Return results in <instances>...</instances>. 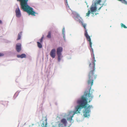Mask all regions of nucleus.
Segmentation results:
<instances>
[{
  "label": "nucleus",
  "mask_w": 127,
  "mask_h": 127,
  "mask_svg": "<svg viewBox=\"0 0 127 127\" xmlns=\"http://www.w3.org/2000/svg\"><path fill=\"white\" fill-rule=\"evenodd\" d=\"M56 50L55 49H52L50 53V55L53 58H55L56 55Z\"/></svg>",
  "instance_id": "6e6552de"
},
{
  "label": "nucleus",
  "mask_w": 127,
  "mask_h": 127,
  "mask_svg": "<svg viewBox=\"0 0 127 127\" xmlns=\"http://www.w3.org/2000/svg\"><path fill=\"white\" fill-rule=\"evenodd\" d=\"M42 127H47V126H42Z\"/></svg>",
  "instance_id": "a878e982"
},
{
  "label": "nucleus",
  "mask_w": 127,
  "mask_h": 127,
  "mask_svg": "<svg viewBox=\"0 0 127 127\" xmlns=\"http://www.w3.org/2000/svg\"><path fill=\"white\" fill-rule=\"evenodd\" d=\"M43 38V36L41 37V39H40V41L41 43L42 42Z\"/></svg>",
  "instance_id": "aec40b11"
},
{
  "label": "nucleus",
  "mask_w": 127,
  "mask_h": 127,
  "mask_svg": "<svg viewBox=\"0 0 127 127\" xmlns=\"http://www.w3.org/2000/svg\"><path fill=\"white\" fill-rule=\"evenodd\" d=\"M97 5L94 4H92L90 9L92 13H94L96 12L97 10Z\"/></svg>",
  "instance_id": "0eeeda50"
},
{
  "label": "nucleus",
  "mask_w": 127,
  "mask_h": 127,
  "mask_svg": "<svg viewBox=\"0 0 127 127\" xmlns=\"http://www.w3.org/2000/svg\"><path fill=\"white\" fill-rule=\"evenodd\" d=\"M101 1V0H94V4L96 5L97 4H100Z\"/></svg>",
  "instance_id": "f8f14e48"
},
{
  "label": "nucleus",
  "mask_w": 127,
  "mask_h": 127,
  "mask_svg": "<svg viewBox=\"0 0 127 127\" xmlns=\"http://www.w3.org/2000/svg\"><path fill=\"white\" fill-rule=\"evenodd\" d=\"M62 51L63 48L61 47H59L57 49V54L58 56V59L59 61L61 60L62 55L61 53Z\"/></svg>",
  "instance_id": "39448f33"
},
{
  "label": "nucleus",
  "mask_w": 127,
  "mask_h": 127,
  "mask_svg": "<svg viewBox=\"0 0 127 127\" xmlns=\"http://www.w3.org/2000/svg\"><path fill=\"white\" fill-rule=\"evenodd\" d=\"M90 13V11H89L88 12L86 13V16H89V15Z\"/></svg>",
  "instance_id": "6ab92c4d"
},
{
  "label": "nucleus",
  "mask_w": 127,
  "mask_h": 127,
  "mask_svg": "<svg viewBox=\"0 0 127 127\" xmlns=\"http://www.w3.org/2000/svg\"><path fill=\"white\" fill-rule=\"evenodd\" d=\"M2 23V21L1 20H0V24H1Z\"/></svg>",
  "instance_id": "393cba45"
},
{
  "label": "nucleus",
  "mask_w": 127,
  "mask_h": 127,
  "mask_svg": "<svg viewBox=\"0 0 127 127\" xmlns=\"http://www.w3.org/2000/svg\"><path fill=\"white\" fill-rule=\"evenodd\" d=\"M42 124L43 125V126H47V119L46 118L45 120V121L43 122Z\"/></svg>",
  "instance_id": "2eb2a0df"
},
{
  "label": "nucleus",
  "mask_w": 127,
  "mask_h": 127,
  "mask_svg": "<svg viewBox=\"0 0 127 127\" xmlns=\"http://www.w3.org/2000/svg\"><path fill=\"white\" fill-rule=\"evenodd\" d=\"M22 34V32H20L19 33H18V38L17 39V40H19L21 39Z\"/></svg>",
  "instance_id": "ddd939ff"
},
{
  "label": "nucleus",
  "mask_w": 127,
  "mask_h": 127,
  "mask_svg": "<svg viewBox=\"0 0 127 127\" xmlns=\"http://www.w3.org/2000/svg\"><path fill=\"white\" fill-rule=\"evenodd\" d=\"M61 121L63 124L64 127L66 126L67 122L65 119H62Z\"/></svg>",
  "instance_id": "9d476101"
},
{
  "label": "nucleus",
  "mask_w": 127,
  "mask_h": 127,
  "mask_svg": "<svg viewBox=\"0 0 127 127\" xmlns=\"http://www.w3.org/2000/svg\"><path fill=\"white\" fill-rule=\"evenodd\" d=\"M29 0H17L20 3L22 9L24 11L26 12L29 15L35 16L36 13L33 10V9L28 4V2Z\"/></svg>",
  "instance_id": "f03ea898"
},
{
  "label": "nucleus",
  "mask_w": 127,
  "mask_h": 127,
  "mask_svg": "<svg viewBox=\"0 0 127 127\" xmlns=\"http://www.w3.org/2000/svg\"><path fill=\"white\" fill-rule=\"evenodd\" d=\"M17 57L18 58H25L26 57V55L25 54H23L21 55H17Z\"/></svg>",
  "instance_id": "9b49d317"
},
{
  "label": "nucleus",
  "mask_w": 127,
  "mask_h": 127,
  "mask_svg": "<svg viewBox=\"0 0 127 127\" xmlns=\"http://www.w3.org/2000/svg\"><path fill=\"white\" fill-rule=\"evenodd\" d=\"M16 15L17 17L20 18L21 16V13L20 9L19 7L16 8L15 11Z\"/></svg>",
  "instance_id": "423d86ee"
},
{
  "label": "nucleus",
  "mask_w": 127,
  "mask_h": 127,
  "mask_svg": "<svg viewBox=\"0 0 127 127\" xmlns=\"http://www.w3.org/2000/svg\"><path fill=\"white\" fill-rule=\"evenodd\" d=\"M64 29H63V34H64Z\"/></svg>",
  "instance_id": "5701e85b"
},
{
  "label": "nucleus",
  "mask_w": 127,
  "mask_h": 127,
  "mask_svg": "<svg viewBox=\"0 0 127 127\" xmlns=\"http://www.w3.org/2000/svg\"><path fill=\"white\" fill-rule=\"evenodd\" d=\"M51 32L49 31L48 33V34L47 35V37L49 38H51Z\"/></svg>",
  "instance_id": "f3484780"
},
{
  "label": "nucleus",
  "mask_w": 127,
  "mask_h": 127,
  "mask_svg": "<svg viewBox=\"0 0 127 127\" xmlns=\"http://www.w3.org/2000/svg\"><path fill=\"white\" fill-rule=\"evenodd\" d=\"M75 16L76 18L79 19V20H78L79 21L80 19H82V18L80 17V15L77 13L75 15Z\"/></svg>",
  "instance_id": "4468645a"
},
{
  "label": "nucleus",
  "mask_w": 127,
  "mask_h": 127,
  "mask_svg": "<svg viewBox=\"0 0 127 127\" xmlns=\"http://www.w3.org/2000/svg\"><path fill=\"white\" fill-rule=\"evenodd\" d=\"M92 61L91 63H90L89 64V66L90 68V71L88 74V78L87 81V84L89 87V92H85V96L87 97V99L86 98L83 96L82 97L81 99L80 100H78L77 101V103L79 105H77L76 107V109L75 111H70L69 112V114L68 115V116H70V117L67 118V120L71 122L72 120V118L73 117L74 115L75 114L79 113L81 109L83 108H86L87 107L88 104L87 100H89V102H90L93 98V96L90 93V91L91 88V87L93 85V81L96 78L97 76L94 73L95 70V62L96 60H95L94 54L93 53V55L92 54Z\"/></svg>",
  "instance_id": "f257e3e1"
},
{
  "label": "nucleus",
  "mask_w": 127,
  "mask_h": 127,
  "mask_svg": "<svg viewBox=\"0 0 127 127\" xmlns=\"http://www.w3.org/2000/svg\"><path fill=\"white\" fill-rule=\"evenodd\" d=\"M102 7V6H101V7H100L99 8V9H98V10H99L100 9H101V7Z\"/></svg>",
  "instance_id": "b1692460"
},
{
  "label": "nucleus",
  "mask_w": 127,
  "mask_h": 127,
  "mask_svg": "<svg viewBox=\"0 0 127 127\" xmlns=\"http://www.w3.org/2000/svg\"><path fill=\"white\" fill-rule=\"evenodd\" d=\"M79 22L82 24V25L84 27L85 30V35L86 37V38L87 40L89 42L90 46L91 48H92V43L91 42V39L90 38V36L88 34V33L87 32V30L86 29V24H83V23L82 22V19H81L79 20Z\"/></svg>",
  "instance_id": "7ed1b4c3"
},
{
  "label": "nucleus",
  "mask_w": 127,
  "mask_h": 127,
  "mask_svg": "<svg viewBox=\"0 0 127 127\" xmlns=\"http://www.w3.org/2000/svg\"><path fill=\"white\" fill-rule=\"evenodd\" d=\"M66 0V1H67V0Z\"/></svg>",
  "instance_id": "bb28decb"
},
{
  "label": "nucleus",
  "mask_w": 127,
  "mask_h": 127,
  "mask_svg": "<svg viewBox=\"0 0 127 127\" xmlns=\"http://www.w3.org/2000/svg\"><path fill=\"white\" fill-rule=\"evenodd\" d=\"M92 107V105H89L88 107L85 108L84 111L83 112V115L85 117H86L90 116L89 112L90 108Z\"/></svg>",
  "instance_id": "20e7f679"
},
{
  "label": "nucleus",
  "mask_w": 127,
  "mask_h": 127,
  "mask_svg": "<svg viewBox=\"0 0 127 127\" xmlns=\"http://www.w3.org/2000/svg\"><path fill=\"white\" fill-rule=\"evenodd\" d=\"M3 54L0 53V56H3Z\"/></svg>",
  "instance_id": "4be33fe9"
},
{
  "label": "nucleus",
  "mask_w": 127,
  "mask_h": 127,
  "mask_svg": "<svg viewBox=\"0 0 127 127\" xmlns=\"http://www.w3.org/2000/svg\"><path fill=\"white\" fill-rule=\"evenodd\" d=\"M16 49L17 52H19L21 50V44L20 43H18L16 44Z\"/></svg>",
  "instance_id": "1a4fd4ad"
},
{
  "label": "nucleus",
  "mask_w": 127,
  "mask_h": 127,
  "mask_svg": "<svg viewBox=\"0 0 127 127\" xmlns=\"http://www.w3.org/2000/svg\"><path fill=\"white\" fill-rule=\"evenodd\" d=\"M2 104H4V105H5V104H6L7 103V102H6V101H4L2 102Z\"/></svg>",
  "instance_id": "412c9836"
},
{
  "label": "nucleus",
  "mask_w": 127,
  "mask_h": 127,
  "mask_svg": "<svg viewBox=\"0 0 127 127\" xmlns=\"http://www.w3.org/2000/svg\"><path fill=\"white\" fill-rule=\"evenodd\" d=\"M121 26L122 28L123 27L125 29L127 28V27L124 25L122 23L121 24Z\"/></svg>",
  "instance_id": "a211bd4d"
},
{
  "label": "nucleus",
  "mask_w": 127,
  "mask_h": 127,
  "mask_svg": "<svg viewBox=\"0 0 127 127\" xmlns=\"http://www.w3.org/2000/svg\"><path fill=\"white\" fill-rule=\"evenodd\" d=\"M37 46L38 47L40 48H41L42 47V44L39 42H37Z\"/></svg>",
  "instance_id": "dca6fc26"
}]
</instances>
